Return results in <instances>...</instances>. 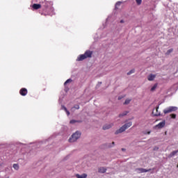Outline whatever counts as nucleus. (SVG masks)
<instances>
[{"mask_svg":"<svg viewBox=\"0 0 178 178\" xmlns=\"http://www.w3.org/2000/svg\"><path fill=\"white\" fill-rule=\"evenodd\" d=\"M131 126H132V122L130 121L128 123L124 124V125L122 126V127H120V129H118V130L115 131V132L114 133V134H119L121 133H123L124 131H126L127 129H129V127H131Z\"/></svg>","mask_w":178,"mask_h":178,"instance_id":"f257e3e1","label":"nucleus"},{"mask_svg":"<svg viewBox=\"0 0 178 178\" xmlns=\"http://www.w3.org/2000/svg\"><path fill=\"white\" fill-rule=\"evenodd\" d=\"M80 137H81V133L79 131H76V133L72 134V137H70V139H68V141H70V143L76 142L79 138H80Z\"/></svg>","mask_w":178,"mask_h":178,"instance_id":"f03ea898","label":"nucleus"},{"mask_svg":"<svg viewBox=\"0 0 178 178\" xmlns=\"http://www.w3.org/2000/svg\"><path fill=\"white\" fill-rule=\"evenodd\" d=\"M48 4H49L48 2L44 3V8H43V13H42V15H44V16L50 15V10H51V8L48 6Z\"/></svg>","mask_w":178,"mask_h":178,"instance_id":"7ed1b4c3","label":"nucleus"},{"mask_svg":"<svg viewBox=\"0 0 178 178\" xmlns=\"http://www.w3.org/2000/svg\"><path fill=\"white\" fill-rule=\"evenodd\" d=\"M177 110H178L177 106H168L167 108L163 110V113L164 114H169L170 113L175 112Z\"/></svg>","mask_w":178,"mask_h":178,"instance_id":"20e7f679","label":"nucleus"},{"mask_svg":"<svg viewBox=\"0 0 178 178\" xmlns=\"http://www.w3.org/2000/svg\"><path fill=\"white\" fill-rule=\"evenodd\" d=\"M152 170L151 168H149L148 170H146L145 168H136V171L138 172V173H146L147 172H150Z\"/></svg>","mask_w":178,"mask_h":178,"instance_id":"39448f33","label":"nucleus"},{"mask_svg":"<svg viewBox=\"0 0 178 178\" xmlns=\"http://www.w3.org/2000/svg\"><path fill=\"white\" fill-rule=\"evenodd\" d=\"M19 95H22V97H26V95H28V90L22 88L19 90Z\"/></svg>","mask_w":178,"mask_h":178,"instance_id":"423d86ee","label":"nucleus"},{"mask_svg":"<svg viewBox=\"0 0 178 178\" xmlns=\"http://www.w3.org/2000/svg\"><path fill=\"white\" fill-rule=\"evenodd\" d=\"M165 126V121L163 120L159 123V124L155 125V128H157L159 129H163Z\"/></svg>","mask_w":178,"mask_h":178,"instance_id":"0eeeda50","label":"nucleus"},{"mask_svg":"<svg viewBox=\"0 0 178 178\" xmlns=\"http://www.w3.org/2000/svg\"><path fill=\"white\" fill-rule=\"evenodd\" d=\"M159 106H157L155 110H153L152 115L155 117H159L161 115V113L159 112Z\"/></svg>","mask_w":178,"mask_h":178,"instance_id":"6e6552de","label":"nucleus"},{"mask_svg":"<svg viewBox=\"0 0 178 178\" xmlns=\"http://www.w3.org/2000/svg\"><path fill=\"white\" fill-rule=\"evenodd\" d=\"M93 54V52L90 50L86 51L85 54H81V56H86L88 58H92V55Z\"/></svg>","mask_w":178,"mask_h":178,"instance_id":"1a4fd4ad","label":"nucleus"},{"mask_svg":"<svg viewBox=\"0 0 178 178\" xmlns=\"http://www.w3.org/2000/svg\"><path fill=\"white\" fill-rule=\"evenodd\" d=\"M87 58H88V57H87L84 55H79L78 58H76V61H78V62L83 61Z\"/></svg>","mask_w":178,"mask_h":178,"instance_id":"9d476101","label":"nucleus"},{"mask_svg":"<svg viewBox=\"0 0 178 178\" xmlns=\"http://www.w3.org/2000/svg\"><path fill=\"white\" fill-rule=\"evenodd\" d=\"M31 8H33V10H37L41 8L42 6L40 4L33 3V5L31 6Z\"/></svg>","mask_w":178,"mask_h":178,"instance_id":"9b49d317","label":"nucleus"},{"mask_svg":"<svg viewBox=\"0 0 178 178\" xmlns=\"http://www.w3.org/2000/svg\"><path fill=\"white\" fill-rule=\"evenodd\" d=\"M156 79V74H150L147 76V80L149 81H153Z\"/></svg>","mask_w":178,"mask_h":178,"instance_id":"f8f14e48","label":"nucleus"},{"mask_svg":"<svg viewBox=\"0 0 178 178\" xmlns=\"http://www.w3.org/2000/svg\"><path fill=\"white\" fill-rule=\"evenodd\" d=\"M113 124H105L104 126H103V130H108L113 127Z\"/></svg>","mask_w":178,"mask_h":178,"instance_id":"ddd939ff","label":"nucleus"},{"mask_svg":"<svg viewBox=\"0 0 178 178\" xmlns=\"http://www.w3.org/2000/svg\"><path fill=\"white\" fill-rule=\"evenodd\" d=\"M106 172V168H105L104 167H100L98 168V172L99 173H105Z\"/></svg>","mask_w":178,"mask_h":178,"instance_id":"4468645a","label":"nucleus"},{"mask_svg":"<svg viewBox=\"0 0 178 178\" xmlns=\"http://www.w3.org/2000/svg\"><path fill=\"white\" fill-rule=\"evenodd\" d=\"M87 174L86 173H83V175H80L79 174H76V178H87Z\"/></svg>","mask_w":178,"mask_h":178,"instance_id":"2eb2a0df","label":"nucleus"},{"mask_svg":"<svg viewBox=\"0 0 178 178\" xmlns=\"http://www.w3.org/2000/svg\"><path fill=\"white\" fill-rule=\"evenodd\" d=\"M129 113V111H124V113H120V115H118V118H122L127 115V114Z\"/></svg>","mask_w":178,"mask_h":178,"instance_id":"dca6fc26","label":"nucleus"},{"mask_svg":"<svg viewBox=\"0 0 178 178\" xmlns=\"http://www.w3.org/2000/svg\"><path fill=\"white\" fill-rule=\"evenodd\" d=\"M177 153H178V150L172 151V152H170V158L173 157V156H175Z\"/></svg>","mask_w":178,"mask_h":178,"instance_id":"f3484780","label":"nucleus"},{"mask_svg":"<svg viewBox=\"0 0 178 178\" xmlns=\"http://www.w3.org/2000/svg\"><path fill=\"white\" fill-rule=\"evenodd\" d=\"M156 88H158V83H155L152 86V89H150V91L154 92V90H156Z\"/></svg>","mask_w":178,"mask_h":178,"instance_id":"a211bd4d","label":"nucleus"},{"mask_svg":"<svg viewBox=\"0 0 178 178\" xmlns=\"http://www.w3.org/2000/svg\"><path fill=\"white\" fill-rule=\"evenodd\" d=\"M13 168L15 170H19V164H13Z\"/></svg>","mask_w":178,"mask_h":178,"instance_id":"6ab92c4d","label":"nucleus"},{"mask_svg":"<svg viewBox=\"0 0 178 178\" xmlns=\"http://www.w3.org/2000/svg\"><path fill=\"white\" fill-rule=\"evenodd\" d=\"M131 99H126V101H124V105H128V104H130V102H131Z\"/></svg>","mask_w":178,"mask_h":178,"instance_id":"aec40b11","label":"nucleus"},{"mask_svg":"<svg viewBox=\"0 0 178 178\" xmlns=\"http://www.w3.org/2000/svg\"><path fill=\"white\" fill-rule=\"evenodd\" d=\"M172 52H173V49H170L167 51V52L165 53V55H170V54H171Z\"/></svg>","mask_w":178,"mask_h":178,"instance_id":"412c9836","label":"nucleus"},{"mask_svg":"<svg viewBox=\"0 0 178 178\" xmlns=\"http://www.w3.org/2000/svg\"><path fill=\"white\" fill-rule=\"evenodd\" d=\"M72 81H73V80H72L71 79H68L67 80H66L65 82H64V85H67L69 83H72Z\"/></svg>","mask_w":178,"mask_h":178,"instance_id":"4be33fe9","label":"nucleus"},{"mask_svg":"<svg viewBox=\"0 0 178 178\" xmlns=\"http://www.w3.org/2000/svg\"><path fill=\"white\" fill-rule=\"evenodd\" d=\"M136 3H137L138 6H140L141 3H143V0H135Z\"/></svg>","mask_w":178,"mask_h":178,"instance_id":"5701e85b","label":"nucleus"},{"mask_svg":"<svg viewBox=\"0 0 178 178\" xmlns=\"http://www.w3.org/2000/svg\"><path fill=\"white\" fill-rule=\"evenodd\" d=\"M134 73H135V70H131L130 71H129V72L127 73V74L129 76L130 74Z\"/></svg>","mask_w":178,"mask_h":178,"instance_id":"b1692460","label":"nucleus"},{"mask_svg":"<svg viewBox=\"0 0 178 178\" xmlns=\"http://www.w3.org/2000/svg\"><path fill=\"white\" fill-rule=\"evenodd\" d=\"M170 118L175 119L176 118V114H170Z\"/></svg>","mask_w":178,"mask_h":178,"instance_id":"393cba45","label":"nucleus"},{"mask_svg":"<svg viewBox=\"0 0 178 178\" xmlns=\"http://www.w3.org/2000/svg\"><path fill=\"white\" fill-rule=\"evenodd\" d=\"M76 122V121L74 120H72L70 121V123L72 124H74Z\"/></svg>","mask_w":178,"mask_h":178,"instance_id":"a878e982","label":"nucleus"},{"mask_svg":"<svg viewBox=\"0 0 178 178\" xmlns=\"http://www.w3.org/2000/svg\"><path fill=\"white\" fill-rule=\"evenodd\" d=\"M74 108L76 109H79L80 108V106L79 105H76L74 106Z\"/></svg>","mask_w":178,"mask_h":178,"instance_id":"bb28decb","label":"nucleus"},{"mask_svg":"<svg viewBox=\"0 0 178 178\" xmlns=\"http://www.w3.org/2000/svg\"><path fill=\"white\" fill-rule=\"evenodd\" d=\"M63 109L65 111H67V108H66L65 106H63Z\"/></svg>","mask_w":178,"mask_h":178,"instance_id":"cd10ccee","label":"nucleus"},{"mask_svg":"<svg viewBox=\"0 0 178 178\" xmlns=\"http://www.w3.org/2000/svg\"><path fill=\"white\" fill-rule=\"evenodd\" d=\"M66 114L69 116L70 115V111H65Z\"/></svg>","mask_w":178,"mask_h":178,"instance_id":"c85d7f7f","label":"nucleus"},{"mask_svg":"<svg viewBox=\"0 0 178 178\" xmlns=\"http://www.w3.org/2000/svg\"><path fill=\"white\" fill-rule=\"evenodd\" d=\"M153 150H154V151H158L159 150V147H154V149H153Z\"/></svg>","mask_w":178,"mask_h":178,"instance_id":"c756f323","label":"nucleus"},{"mask_svg":"<svg viewBox=\"0 0 178 178\" xmlns=\"http://www.w3.org/2000/svg\"><path fill=\"white\" fill-rule=\"evenodd\" d=\"M120 23L121 24H124V21L123 19L120 20Z\"/></svg>","mask_w":178,"mask_h":178,"instance_id":"7c9ffc66","label":"nucleus"},{"mask_svg":"<svg viewBox=\"0 0 178 178\" xmlns=\"http://www.w3.org/2000/svg\"><path fill=\"white\" fill-rule=\"evenodd\" d=\"M118 100H121V99H122V97H118Z\"/></svg>","mask_w":178,"mask_h":178,"instance_id":"2f4dec72","label":"nucleus"},{"mask_svg":"<svg viewBox=\"0 0 178 178\" xmlns=\"http://www.w3.org/2000/svg\"><path fill=\"white\" fill-rule=\"evenodd\" d=\"M147 134L149 135V134H150V131H148V132H147Z\"/></svg>","mask_w":178,"mask_h":178,"instance_id":"473e14b6","label":"nucleus"},{"mask_svg":"<svg viewBox=\"0 0 178 178\" xmlns=\"http://www.w3.org/2000/svg\"><path fill=\"white\" fill-rule=\"evenodd\" d=\"M113 145H115V142H113Z\"/></svg>","mask_w":178,"mask_h":178,"instance_id":"72a5a7b5","label":"nucleus"},{"mask_svg":"<svg viewBox=\"0 0 178 178\" xmlns=\"http://www.w3.org/2000/svg\"><path fill=\"white\" fill-rule=\"evenodd\" d=\"M122 151H124V148H122Z\"/></svg>","mask_w":178,"mask_h":178,"instance_id":"f704fd0d","label":"nucleus"},{"mask_svg":"<svg viewBox=\"0 0 178 178\" xmlns=\"http://www.w3.org/2000/svg\"><path fill=\"white\" fill-rule=\"evenodd\" d=\"M177 167H178V165Z\"/></svg>","mask_w":178,"mask_h":178,"instance_id":"c9c22d12","label":"nucleus"}]
</instances>
